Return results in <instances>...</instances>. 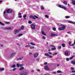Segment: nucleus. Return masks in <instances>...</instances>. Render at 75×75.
I'll return each mask as SVG.
<instances>
[{"label": "nucleus", "instance_id": "obj_54", "mask_svg": "<svg viewBox=\"0 0 75 75\" xmlns=\"http://www.w3.org/2000/svg\"><path fill=\"white\" fill-rule=\"evenodd\" d=\"M37 71H38V72H40V70L39 69H38L37 70Z\"/></svg>", "mask_w": 75, "mask_h": 75}, {"label": "nucleus", "instance_id": "obj_19", "mask_svg": "<svg viewBox=\"0 0 75 75\" xmlns=\"http://www.w3.org/2000/svg\"><path fill=\"white\" fill-rule=\"evenodd\" d=\"M26 17H27V15H25L24 16H23V17H24L25 20H26V18H25Z\"/></svg>", "mask_w": 75, "mask_h": 75}, {"label": "nucleus", "instance_id": "obj_44", "mask_svg": "<svg viewBox=\"0 0 75 75\" xmlns=\"http://www.w3.org/2000/svg\"><path fill=\"white\" fill-rule=\"evenodd\" d=\"M45 16V17H46V18H48V17H49V16H48L47 15H46Z\"/></svg>", "mask_w": 75, "mask_h": 75}, {"label": "nucleus", "instance_id": "obj_23", "mask_svg": "<svg viewBox=\"0 0 75 75\" xmlns=\"http://www.w3.org/2000/svg\"><path fill=\"white\" fill-rule=\"evenodd\" d=\"M24 66V65L23 64H19V67H23Z\"/></svg>", "mask_w": 75, "mask_h": 75}, {"label": "nucleus", "instance_id": "obj_32", "mask_svg": "<svg viewBox=\"0 0 75 75\" xmlns=\"http://www.w3.org/2000/svg\"><path fill=\"white\" fill-rule=\"evenodd\" d=\"M30 44H31V45H35V44L33 43L32 42L30 43Z\"/></svg>", "mask_w": 75, "mask_h": 75}, {"label": "nucleus", "instance_id": "obj_63", "mask_svg": "<svg viewBox=\"0 0 75 75\" xmlns=\"http://www.w3.org/2000/svg\"><path fill=\"white\" fill-rule=\"evenodd\" d=\"M45 75H50V74H45Z\"/></svg>", "mask_w": 75, "mask_h": 75}, {"label": "nucleus", "instance_id": "obj_1", "mask_svg": "<svg viewBox=\"0 0 75 75\" xmlns=\"http://www.w3.org/2000/svg\"><path fill=\"white\" fill-rule=\"evenodd\" d=\"M13 29H14V27H13V26L9 27L4 28H3V30H13Z\"/></svg>", "mask_w": 75, "mask_h": 75}, {"label": "nucleus", "instance_id": "obj_14", "mask_svg": "<svg viewBox=\"0 0 75 75\" xmlns=\"http://www.w3.org/2000/svg\"><path fill=\"white\" fill-rule=\"evenodd\" d=\"M24 69V67H21L20 69L19 70H23Z\"/></svg>", "mask_w": 75, "mask_h": 75}, {"label": "nucleus", "instance_id": "obj_61", "mask_svg": "<svg viewBox=\"0 0 75 75\" xmlns=\"http://www.w3.org/2000/svg\"><path fill=\"white\" fill-rule=\"evenodd\" d=\"M36 60H37V61H39V60H40V59H36Z\"/></svg>", "mask_w": 75, "mask_h": 75}, {"label": "nucleus", "instance_id": "obj_10", "mask_svg": "<svg viewBox=\"0 0 75 75\" xmlns=\"http://www.w3.org/2000/svg\"><path fill=\"white\" fill-rule=\"evenodd\" d=\"M21 75H27V72L21 73L20 74Z\"/></svg>", "mask_w": 75, "mask_h": 75}, {"label": "nucleus", "instance_id": "obj_64", "mask_svg": "<svg viewBox=\"0 0 75 75\" xmlns=\"http://www.w3.org/2000/svg\"><path fill=\"white\" fill-rule=\"evenodd\" d=\"M1 47H3V45H1Z\"/></svg>", "mask_w": 75, "mask_h": 75}, {"label": "nucleus", "instance_id": "obj_35", "mask_svg": "<svg viewBox=\"0 0 75 75\" xmlns=\"http://www.w3.org/2000/svg\"><path fill=\"white\" fill-rule=\"evenodd\" d=\"M57 73H61L62 72V71H60V70H58L57 71Z\"/></svg>", "mask_w": 75, "mask_h": 75}, {"label": "nucleus", "instance_id": "obj_28", "mask_svg": "<svg viewBox=\"0 0 75 75\" xmlns=\"http://www.w3.org/2000/svg\"><path fill=\"white\" fill-rule=\"evenodd\" d=\"M65 18H70V17L68 16H67L65 17Z\"/></svg>", "mask_w": 75, "mask_h": 75}, {"label": "nucleus", "instance_id": "obj_16", "mask_svg": "<svg viewBox=\"0 0 75 75\" xmlns=\"http://www.w3.org/2000/svg\"><path fill=\"white\" fill-rule=\"evenodd\" d=\"M63 4H65V5H67V2L66 1H64L63 2Z\"/></svg>", "mask_w": 75, "mask_h": 75}, {"label": "nucleus", "instance_id": "obj_51", "mask_svg": "<svg viewBox=\"0 0 75 75\" xmlns=\"http://www.w3.org/2000/svg\"><path fill=\"white\" fill-rule=\"evenodd\" d=\"M48 54H52V53L51 52H48Z\"/></svg>", "mask_w": 75, "mask_h": 75}, {"label": "nucleus", "instance_id": "obj_24", "mask_svg": "<svg viewBox=\"0 0 75 75\" xmlns=\"http://www.w3.org/2000/svg\"><path fill=\"white\" fill-rule=\"evenodd\" d=\"M68 22L69 23H72V24H75V22H73L71 21H69Z\"/></svg>", "mask_w": 75, "mask_h": 75}, {"label": "nucleus", "instance_id": "obj_12", "mask_svg": "<svg viewBox=\"0 0 75 75\" xmlns=\"http://www.w3.org/2000/svg\"><path fill=\"white\" fill-rule=\"evenodd\" d=\"M30 18H33L34 20H35V18L34 17V16L32 15H31L30 16Z\"/></svg>", "mask_w": 75, "mask_h": 75}, {"label": "nucleus", "instance_id": "obj_62", "mask_svg": "<svg viewBox=\"0 0 75 75\" xmlns=\"http://www.w3.org/2000/svg\"><path fill=\"white\" fill-rule=\"evenodd\" d=\"M58 25H62V24H61V23H59Z\"/></svg>", "mask_w": 75, "mask_h": 75}, {"label": "nucleus", "instance_id": "obj_26", "mask_svg": "<svg viewBox=\"0 0 75 75\" xmlns=\"http://www.w3.org/2000/svg\"><path fill=\"white\" fill-rule=\"evenodd\" d=\"M50 46L51 47H54V48H55V46H54V45H50Z\"/></svg>", "mask_w": 75, "mask_h": 75}, {"label": "nucleus", "instance_id": "obj_40", "mask_svg": "<svg viewBox=\"0 0 75 75\" xmlns=\"http://www.w3.org/2000/svg\"><path fill=\"white\" fill-rule=\"evenodd\" d=\"M25 47H31V46L30 45H27L26 46H25Z\"/></svg>", "mask_w": 75, "mask_h": 75}, {"label": "nucleus", "instance_id": "obj_31", "mask_svg": "<svg viewBox=\"0 0 75 75\" xmlns=\"http://www.w3.org/2000/svg\"><path fill=\"white\" fill-rule=\"evenodd\" d=\"M23 57H20L19 58V60H22V59H23Z\"/></svg>", "mask_w": 75, "mask_h": 75}, {"label": "nucleus", "instance_id": "obj_58", "mask_svg": "<svg viewBox=\"0 0 75 75\" xmlns=\"http://www.w3.org/2000/svg\"><path fill=\"white\" fill-rule=\"evenodd\" d=\"M44 64L45 65H47V62H45L44 63Z\"/></svg>", "mask_w": 75, "mask_h": 75}, {"label": "nucleus", "instance_id": "obj_39", "mask_svg": "<svg viewBox=\"0 0 75 75\" xmlns=\"http://www.w3.org/2000/svg\"><path fill=\"white\" fill-rule=\"evenodd\" d=\"M16 66L18 68L19 67V64H16Z\"/></svg>", "mask_w": 75, "mask_h": 75}, {"label": "nucleus", "instance_id": "obj_47", "mask_svg": "<svg viewBox=\"0 0 75 75\" xmlns=\"http://www.w3.org/2000/svg\"><path fill=\"white\" fill-rule=\"evenodd\" d=\"M74 68L73 67H71V70H74Z\"/></svg>", "mask_w": 75, "mask_h": 75}, {"label": "nucleus", "instance_id": "obj_43", "mask_svg": "<svg viewBox=\"0 0 75 75\" xmlns=\"http://www.w3.org/2000/svg\"><path fill=\"white\" fill-rule=\"evenodd\" d=\"M34 16L35 17V18H38V16H37L35 15H34Z\"/></svg>", "mask_w": 75, "mask_h": 75}, {"label": "nucleus", "instance_id": "obj_15", "mask_svg": "<svg viewBox=\"0 0 75 75\" xmlns=\"http://www.w3.org/2000/svg\"><path fill=\"white\" fill-rule=\"evenodd\" d=\"M71 64H73V65H75V62L74 61H72L71 62Z\"/></svg>", "mask_w": 75, "mask_h": 75}, {"label": "nucleus", "instance_id": "obj_3", "mask_svg": "<svg viewBox=\"0 0 75 75\" xmlns=\"http://www.w3.org/2000/svg\"><path fill=\"white\" fill-rule=\"evenodd\" d=\"M65 27H66V26L65 25H63V26L61 28H59V30H64L65 29Z\"/></svg>", "mask_w": 75, "mask_h": 75}, {"label": "nucleus", "instance_id": "obj_59", "mask_svg": "<svg viewBox=\"0 0 75 75\" xmlns=\"http://www.w3.org/2000/svg\"><path fill=\"white\" fill-rule=\"evenodd\" d=\"M6 14V11H4V14Z\"/></svg>", "mask_w": 75, "mask_h": 75}, {"label": "nucleus", "instance_id": "obj_34", "mask_svg": "<svg viewBox=\"0 0 75 75\" xmlns=\"http://www.w3.org/2000/svg\"><path fill=\"white\" fill-rule=\"evenodd\" d=\"M12 68H15L16 67V64H14L12 66Z\"/></svg>", "mask_w": 75, "mask_h": 75}, {"label": "nucleus", "instance_id": "obj_4", "mask_svg": "<svg viewBox=\"0 0 75 75\" xmlns=\"http://www.w3.org/2000/svg\"><path fill=\"white\" fill-rule=\"evenodd\" d=\"M16 53L13 52L12 54H11L9 56L10 58H13V57H14V55H16Z\"/></svg>", "mask_w": 75, "mask_h": 75}, {"label": "nucleus", "instance_id": "obj_13", "mask_svg": "<svg viewBox=\"0 0 75 75\" xmlns=\"http://www.w3.org/2000/svg\"><path fill=\"white\" fill-rule=\"evenodd\" d=\"M53 36H57V35L52 33L51 34V35H50V36L53 37Z\"/></svg>", "mask_w": 75, "mask_h": 75}, {"label": "nucleus", "instance_id": "obj_36", "mask_svg": "<svg viewBox=\"0 0 75 75\" xmlns=\"http://www.w3.org/2000/svg\"><path fill=\"white\" fill-rule=\"evenodd\" d=\"M41 9L42 10H44V6H41Z\"/></svg>", "mask_w": 75, "mask_h": 75}, {"label": "nucleus", "instance_id": "obj_33", "mask_svg": "<svg viewBox=\"0 0 75 75\" xmlns=\"http://www.w3.org/2000/svg\"><path fill=\"white\" fill-rule=\"evenodd\" d=\"M74 57H75V56H73L72 57H71L69 58V59H72Z\"/></svg>", "mask_w": 75, "mask_h": 75}, {"label": "nucleus", "instance_id": "obj_6", "mask_svg": "<svg viewBox=\"0 0 75 75\" xmlns=\"http://www.w3.org/2000/svg\"><path fill=\"white\" fill-rule=\"evenodd\" d=\"M38 55H39V53H35L34 55V58H36V57H37L38 56Z\"/></svg>", "mask_w": 75, "mask_h": 75}, {"label": "nucleus", "instance_id": "obj_17", "mask_svg": "<svg viewBox=\"0 0 75 75\" xmlns=\"http://www.w3.org/2000/svg\"><path fill=\"white\" fill-rule=\"evenodd\" d=\"M72 3L73 4L75 5V1L72 0Z\"/></svg>", "mask_w": 75, "mask_h": 75}, {"label": "nucleus", "instance_id": "obj_37", "mask_svg": "<svg viewBox=\"0 0 75 75\" xmlns=\"http://www.w3.org/2000/svg\"><path fill=\"white\" fill-rule=\"evenodd\" d=\"M65 45V44L63 43L62 44V46L63 47H64Z\"/></svg>", "mask_w": 75, "mask_h": 75}, {"label": "nucleus", "instance_id": "obj_42", "mask_svg": "<svg viewBox=\"0 0 75 75\" xmlns=\"http://www.w3.org/2000/svg\"><path fill=\"white\" fill-rule=\"evenodd\" d=\"M28 23H29V24H31V23H32V22L31 21H29L28 22Z\"/></svg>", "mask_w": 75, "mask_h": 75}, {"label": "nucleus", "instance_id": "obj_48", "mask_svg": "<svg viewBox=\"0 0 75 75\" xmlns=\"http://www.w3.org/2000/svg\"><path fill=\"white\" fill-rule=\"evenodd\" d=\"M57 53H56L54 54H53V55H57Z\"/></svg>", "mask_w": 75, "mask_h": 75}, {"label": "nucleus", "instance_id": "obj_49", "mask_svg": "<svg viewBox=\"0 0 75 75\" xmlns=\"http://www.w3.org/2000/svg\"><path fill=\"white\" fill-rule=\"evenodd\" d=\"M5 24H9L10 23V22H5Z\"/></svg>", "mask_w": 75, "mask_h": 75}, {"label": "nucleus", "instance_id": "obj_55", "mask_svg": "<svg viewBox=\"0 0 75 75\" xmlns=\"http://www.w3.org/2000/svg\"><path fill=\"white\" fill-rule=\"evenodd\" d=\"M72 73H75V71H72Z\"/></svg>", "mask_w": 75, "mask_h": 75}, {"label": "nucleus", "instance_id": "obj_45", "mask_svg": "<svg viewBox=\"0 0 75 75\" xmlns=\"http://www.w3.org/2000/svg\"><path fill=\"white\" fill-rule=\"evenodd\" d=\"M52 74H56V72L55 71H54L52 72Z\"/></svg>", "mask_w": 75, "mask_h": 75}, {"label": "nucleus", "instance_id": "obj_20", "mask_svg": "<svg viewBox=\"0 0 75 75\" xmlns=\"http://www.w3.org/2000/svg\"><path fill=\"white\" fill-rule=\"evenodd\" d=\"M42 34H43V35H45V36L47 35L46 34H45L44 33V31H42Z\"/></svg>", "mask_w": 75, "mask_h": 75}, {"label": "nucleus", "instance_id": "obj_50", "mask_svg": "<svg viewBox=\"0 0 75 75\" xmlns=\"http://www.w3.org/2000/svg\"><path fill=\"white\" fill-rule=\"evenodd\" d=\"M66 61H69V58H66Z\"/></svg>", "mask_w": 75, "mask_h": 75}, {"label": "nucleus", "instance_id": "obj_21", "mask_svg": "<svg viewBox=\"0 0 75 75\" xmlns=\"http://www.w3.org/2000/svg\"><path fill=\"white\" fill-rule=\"evenodd\" d=\"M24 27L23 25H22L21 28V30H24Z\"/></svg>", "mask_w": 75, "mask_h": 75}, {"label": "nucleus", "instance_id": "obj_2", "mask_svg": "<svg viewBox=\"0 0 75 75\" xmlns=\"http://www.w3.org/2000/svg\"><path fill=\"white\" fill-rule=\"evenodd\" d=\"M14 33L15 34L18 35V36L19 37V34H18V33H19V30H14Z\"/></svg>", "mask_w": 75, "mask_h": 75}, {"label": "nucleus", "instance_id": "obj_29", "mask_svg": "<svg viewBox=\"0 0 75 75\" xmlns=\"http://www.w3.org/2000/svg\"><path fill=\"white\" fill-rule=\"evenodd\" d=\"M45 56H50V55L48 54L47 53L45 54Z\"/></svg>", "mask_w": 75, "mask_h": 75}, {"label": "nucleus", "instance_id": "obj_56", "mask_svg": "<svg viewBox=\"0 0 75 75\" xmlns=\"http://www.w3.org/2000/svg\"><path fill=\"white\" fill-rule=\"evenodd\" d=\"M58 48L59 49H61V46H59Z\"/></svg>", "mask_w": 75, "mask_h": 75}, {"label": "nucleus", "instance_id": "obj_41", "mask_svg": "<svg viewBox=\"0 0 75 75\" xmlns=\"http://www.w3.org/2000/svg\"><path fill=\"white\" fill-rule=\"evenodd\" d=\"M53 30L54 31H55V30H56V28H53Z\"/></svg>", "mask_w": 75, "mask_h": 75}, {"label": "nucleus", "instance_id": "obj_18", "mask_svg": "<svg viewBox=\"0 0 75 75\" xmlns=\"http://www.w3.org/2000/svg\"><path fill=\"white\" fill-rule=\"evenodd\" d=\"M4 68H0V71H4Z\"/></svg>", "mask_w": 75, "mask_h": 75}, {"label": "nucleus", "instance_id": "obj_60", "mask_svg": "<svg viewBox=\"0 0 75 75\" xmlns=\"http://www.w3.org/2000/svg\"><path fill=\"white\" fill-rule=\"evenodd\" d=\"M29 54L30 55H32V53H31V52L30 53H29Z\"/></svg>", "mask_w": 75, "mask_h": 75}, {"label": "nucleus", "instance_id": "obj_5", "mask_svg": "<svg viewBox=\"0 0 75 75\" xmlns=\"http://www.w3.org/2000/svg\"><path fill=\"white\" fill-rule=\"evenodd\" d=\"M58 7H60V8H63V9H64L65 10H67V8L62 5H58Z\"/></svg>", "mask_w": 75, "mask_h": 75}, {"label": "nucleus", "instance_id": "obj_27", "mask_svg": "<svg viewBox=\"0 0 75 75\" xmlns=\"http://www.w3.org/2000/svg\"><path fill=\"white\" fill-rule=\"evenodd\" d=\"M34 47H31L30 48V49L31 50H33V49H34Z\"/></svg>", "mask_w": 75, "mask_h": 75}, {"label": "nucleus", "instance_id": "obj_25", "mask_svg": "<svg viewBox=\"0 0 75 75\" xmlns=\"http://www.w3.org/2000/svg\"><path fill=\"white\" fill-rule=\"evenodd\" d=\"M0 24L1 25H4V23H1V22L0 21Z\"/></svg>", "mask_w": 75, "mask_h": 75}, {"label": "nucleus", "instance_id": "obj_52", "mask_svg": "<svg viewBox=\"0 0 75 75\" xmlns=\"http://www.w3.org/2000/svg\"><path fill=\"white\" fill-rule=\"evenodd\" d=\"M49 58H52V56H50L49 55Z\"/></svg>", "mask_w": 75, "mask_h": 75}, {"label": "nucleus", "instance_id": "obj_53", "mask_svg": "<svg viewBox=\"0 0 75 75\" xmlns=\"http://www.w3.org/2000/svg\"><path fill=\"white\" fill-rule=\"evenodd\" d=\"M43 39L44 40H45V37L44 36L43 37Z\"/></svg>", "mask_w": 75, "mask_h": 75}, {"label": "nucleus", "instance_id": "obj_30", "mask_svg": "<svg viewBox=\"0 0 75 75\" xmlns=\"http://www.w3.org/2000/svg\"><path fill=\"white\" fill-rule=\"evenodd\" d=\"M75 44V41L74 40V43L72 44L71 45V46H74V45Z\"/></svg>", "mask_w": 75, "mask_h": 75}, {"label": "nucleus", "instance_id": "obj_22", "mask_svg": "<svg viewBox=\"0 0 75 75\" xmlns=\"http://www.w3.org/2000/svg\"><path fill=\"white\" fill-rule=\"evenodd\" d=\"M56 50V48L55 47L54 48H52L51 50L52 51H54V50Z\"/></svg>", "mask_w": 75, "mask_h": 75}, {"label": "nucleus", "instance_id": "obj_57", "mask_svg": "<svg viewBox=\"0 0 75 75\" xmlns=\"http://www.w3.org/2000/svg\"><path fill=\"white\" fill-rule=\"evenodd\" d=\"M19 18H21V17H22V16L21 15H20L19 16Z\"/></svg>", "mask_w": 75, "mask_h": 75}, {"label": "nucleus", "instance_id": "obj_8", "mask_svg": "<svg viewBox=\"0 0 75 75\" xmlns=\"http://www.w3.org/2000/svg\"><path fill=\"white\" fill-rule=\"evenodd\" d=\"M30 26L31 27V28L32 29H35V25L33 24H32Z\"/></svg>", "mask_w": 75, "mask_h": 75}, {"label": "nucleus", "instance_id": "obj_46", "mask_svg": "<svg viewBox=\"0 0 75 75\" xmlns=\"http://www.w3.org/2000/svg\"><path fill=\"white\" fill-rule=\"evenodd\" d=\"M16 68H14L13 69V71H16Z\"/></svg>", "mask_w": 75, "mask_h": 75}, {"label": "nucleus", "instance_id": "obj_7", "mask_svg": "<svg viewBox=\"0 0 75 75\" xmlns=\"http://www.w3.org/2000/svg\"><path fill=\"white\" fill-rule=\"evenodd\" d=\"M64 55L65 56H68L69 55V51H66L64 52Z\"/></svg>", "mask_w": 75, "mask_h": 75}, {"label": "nucleus", "instance_id": "obj_9", "mask_svg": "<svg viewBox=\"0 0 75 75\" xmlns=\"http://www.w3.org/2000/svg\"><path fill=\"white\" fill-rule=\"evenodd\" d=\"M45 69L46 71H48L50 69L48 68V66H46L45 67Z\"/></svg>", "mask_w": 75, "mask_h": 75}, {"label": "nucleus", "instance_id": "obj_11", "mask_svg": "<svg viewBox=\"0 0 75 75\" xmlns=\"http://www.w3.org/2000/svg\"><path fill=\"white\" fill-rule=\"evenodd\" d=\"M7 11V13H11V11L9 9H8L6 10Z\"/></svg>", "mask_w": 75, "mask_h": 75}, {"label": "nucleus", "instance_id": "obj_38", "mask_svg": "<svg viewBox=\"0 0 75 75\" xmlns=\"http://www.w3.org/2000/svg\"><path fill=\"white\" fill-rule=\"evenodd\" d=\"M23 35V34L22 33H21L19 34V37H21V36H22Z\"/></svg>", "mask_w": 75, "mask_h": 75}]
</instances>
